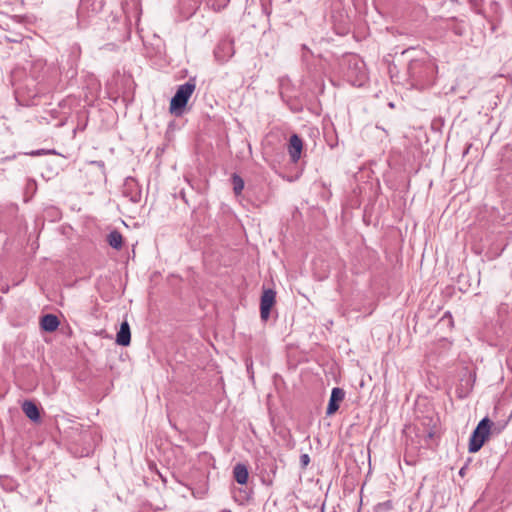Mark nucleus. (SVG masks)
Here are the masks:
<instances>
[{
    "label": "nucleus",
    "mask_w": 512,
    "mask_h": 512,
    "mask_svg": "<svg viewBox=\"0 0 512 512\" xmlns=\"http://www.w3.org/2000/svg\"><path fill=\"white\" fill-rule=\"evenodd\" d=\"M109 245L114 249H120L123 244L122 235L118 231H112L107 237Z\"/></svg>",
    "instance_id": "nucleus-13"
},
{
    "label": "nucleus",
    "mask_w": 512,
    "mask_h": 512,
    "mask_svg": "<svg viewBox=\"0 0 512 512\" xmlns=\"http://www.w3.org/2000/svg\"><path fill=\"white\" fill-rule=\"evenodd\" d=\"M40 324H41V328L44 331L53 332L58 328L60 322H59L57 316H55L53 314H46L41 318Z\"/></svg>",
    "instance_id": "nucleus-10"
},
{
    "label": "nucleus",
    "mask_w": 512,
    "mask_h": 512,
    "mask_svg": "<svg viewBox=\"0 0 512 512\" xmlns=\"http://www.w3.org/2000/svg\"><path fill=\"white\" fill-rule=\"evenodd\" d=\"M302 149V139L297 134L291 135L288 144V153L293 163L298 162V160L300 159Z\"/></svg>",
    "instance_id": "nucleus-6"
},
{
    "label": "nucleus",
    "mask_w": 512,
    "mask_h": 512,
    "mask_svg": "<svg viewBox=\"0 0 512 512\" xmlns=\"http://www.w3.org/2000/svg\"><path fill=\"white\" fill-rule=\"evenodd\" d=\"M276 301V292L272 289H264L260 299V317L267 321L270 317L271 308Z\"/></svg>",
    "instance_id": "nucleus-5"
},
{
    "label": "nucleus",
    "mask_w": 512,
    "mask_h": 512,
    "mask_svg": "<svg viewBox=\"0 0 512 512\" xmlns=\"http://www.w3.org/2000/svg\"><path fill=\"white\" fill-rule=\"evenodd\" d=\"M348 78L353 85L361 86L366 80L365 64L362 60L354 58L349 63Z\"/></svg>",
    "instance_id": "nucleus-4"
},
{
    "label": "nucleus",
    "mask_w": 512,
    "mask_h": 512,
    "mask_svg": "<svg viewBox=\"0 0 512 512\" xmlns=\"http://www.w3.org/2000/svg\"><path fill=\"white\" fill-rule=\"evenodd\" d=\"M233 54V44L229 40L221 41L214 50V55L216 59L221 62L227 61Z\"/></svg>",
    "instance_id": "nucleus-7"
},
{
    "label": "nucleus",
    "mask_w": 512,
    "mask_h": 512,
    "mask_svg": "<svg viewBox=\"0 0 512 512\" xmlns=\"http://www.w3.org/2000/svg\"><path fill=\"white\" fill-rule=\"evenodd\" d=\"M232 184H233V191L236 195L241 194L242 190L244 189V181L243 179L237 175H232Z\"/></svg>",
    "instance_id": "nucleus-14"
},
{
    "label": "nucleus",
    "mask_w": 512,
    "mask_h": 512,
    "mask_svg": "<svg viewBox=\"0 0 512 512\" xmlns=\"http://www.w3.org/2000/svg\"><path fill=\"white\" fill-rule=\"evenodd\" d=\"M131 342V332H130V326L127 321H124L121 326L120 330L118 331L116 335V343L121 346H128Z\"/></svg>",
    "instance_id": "nucleus-9"
},
{
    "label": "nucleus",
    "mask_w": 512,
    "mask_h": 512,
    "mask_svg": "<svg viewBox=\"0 0 512 512\" xmlns=\"http://www.w3.org/2000/svg\"><path fill=\"white\" fill-rule=\"evenodd\" d=\"M501 432V427H497L489 418H483L473 431L470 439L468 450L470 453L478 452L490 434Z\"/></svg>",
    "instance_id": "nucleus-2"
},
{
    "label": "nucleus",
    "mask_w": 512,
    "mask_h": 512,
    "mask_svg": "<svg viewBox=\"0 0 512 512\" xmlns=\"http://www.w3.org/2000/svg\"><path fill=\"white\" fill-rule=\"evenodd\" d=\"M345 392L343 389L335 387L332 389L330 400L327 406L326 414L333 415L338 409L339 404L343 401Z\"/></svg>",
    "instance_id": "nucleus-8"
},
{
    "label": "nucleus",
    "mask_w": 512,
    "mask_h": 512,
    "mask_svg": "<svg viewBox=\"0 0 512 512\" xmlns=\"http://www.w3.org/2000/svg\"><path fill=\"white\" fill-rule=\"evenodd\" d=\"M233 476L237 483L243 485L248 481L249 473L246 465L238 463L233 468Z\"/></svg>",
    "instance_id": "nucleus-11"
},
{
    "label": "nucleus",
    "mask_w": 512,
    "mask_h": 512,
    "mask_svg": "<svg viewBox=\"0 0 512 512\" xmlns=\"http://www.w3.org/2000/svg\"><path fill=\"white\" fill-rule=\"evenodd\" d=\"M195 88L196 85L192 79L178 87L175 95L170 101L169 110L172 114L180 116L183 113V110L187 105L191 95L195 91Z\"/></svg>",
    "instance_id": "nucleus-3"
},
{
    "label": "nucleus",
    "mask_w": 512,
    "mask_h": 512,
    "mask_svg": "<svg viewBox=\"0 0 512 512\" xmlns=\"http://www.w3.org/2000/svg\"><path fill=\"white\" fill-rule=\"evenodd\" d=\"M470 2L476 4V0H470Z\"/></svg>",
    "instance_id": "nucleus-16"
},
{
    "label": "nucleus",
    "mask_w": 512,
    "mask_h": 512,
    "mask_svg": "<svg viewBox=\"0 0 512 512\" xmlns=\"http://www.w3.org/2000/svg\"><path fill=\"white\" fill-rule=\"evenodd\" d=\"M310 463V457L308 454H302L300 456V465H301V468L302 469H306V467L309 465Z\"/></svg>",
    "instance_id": "nucleus-15"
},
{
    "label": "nucleus",
    "mask_w": 512,
    "mask_h": 512,
    "mask_svg": "<svg viewBox=\"0 0 512 512\" xmlns=\"http://www.w3.org/2000/svg\"><path fill=\"white\" fill-rule=\"evenodd\" d=\"M22 410L30 420L38 421L40 419L38 407L32 401H25L22 404Z\"/></svg>",
    "instance_id": "nucleus-12"
},
{
    "label": "nucleus",
    "mask_w": 512,
    "mask_h": 512,
    "mask_svg": "<svg viewBox=\"0 0 512 512\" xmlns=\"http://www.w3.org/2000/svg\"><path fill=\"white\" fill-rule=\"evenodd\" d=\"M436 69L437 66L430 60L415 59L409 63L408 73L415 84L425 87L433 83Z\"/></svg>",
    "instance_id": "nucleus-1"
}]
</instances>
